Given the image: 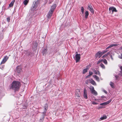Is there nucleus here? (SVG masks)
<instances>
[{"label":"nucleus","instance_id":"obj_1","mask_svg":"<svg viewBox=\"0 0 122 122\" xmlns=\"http://www.w3.org/2000/svg\"><path fill=\"white\" fill-rule=\"evenodd\" d=\"M20 83L18 81H14L10 85V89L17 90L19 89Z\"/></svg>","mask_w":122,"mask_h":122},{"label":"nucleus","instance_id":"obj_43","mask_svg":"<svg viewBox=\"0 0 122 122\" xmlns=\"http://www.w3.org/2000/svg\"><path fill=\"white\" fill-rule=\"evenodd\" d=\"M115 77H116V79H117L118 77V76L117 75H115Z\"/></svg>","mask_w":122,"mask_h":122},{"label":"nucleus","instance_id":"obj_9","mask_svg":"<svg viewBox=\"0 0 122 122\" xmlns=\"http://www.w3.org/2000/svg\"><path fill=\"white\" fill-rule=\"evenodd\" d=\"M83 96L84 98L87 99V93L85 89L84 90Z\"/></svg>","mask_w":122,"mask_h":122},{"label":"nucleus","instance_id":"obj_14","mask_svg":"<svg viewBox=\"0 0 122 122\" xmlns=\"http://www.w3.org/2000/svg\"><path fill=\"white\" fill-rule=\"evenodd\" d=\"M56 7V4H53L52 6L51 7V8L50 9V10H52L53 11V12L54 11V10L55 9Z\"/></svg>","mask_w":122,"mask_h":122},{"label":"nucleus","instance_id":"obj_32","mask_svg":"<svg viewBox=\"0 0 122 122\" xmlns=\"http://www.w3.org/2000/svg\"><path fill=\"white\" fill-rule=\"evenodd\" d=\"M102 61L105 64H107V61L106 59H104V60H103Z\"/></svg>","mask_w":122,"mask_h":122},{"label":"nucleus","instance_id":"obj_46","mask_svg":"<svg viewBox=\"0 0 122 122\" xmlns=\"http://www.w3.org/2000/svg\"><path fill=\"white\" fill-rule=\"evenodd\" d=\"M102 98H104V97H105L104 96H102Z\"/></svg>","mask_w":122,"mask_h":122},{"label":"nucleus","instance_id":"obj_2","mask_svg":"<svg viewBox=\"0 0 122 122\" xmlns=\"http://www.w3.org/2000/svg\"><path fill=\"white\" fill-rule=\"evenodd\" d=\"M44 112H43V114L42 115V118L40 119V121H41V122L42 121L44 118V116L45 115L48 109V106L47 104H45L44 106Z\"/></svg>","mask_w":122,"mask_h":122},{"label":"nucleus","instance_id":"obj_10","mask_svg":"<svg viewBox=\"0 0 122 122\" xmlns=\"http://www.w3.org/2000/svg\"><path fill=\"white\" fill-rule=\"evenodd\" d=\"M88 9L92 13H94V12L92 6L91 5H89L88 7Z\"/></svg>","mask_w":122,"mask_h":122},{"label":"nucleus","instance_id":"obj_21","mask_svg":"<svg viewBox=\"0 0 122 122\" xmlns=\"http://www.w3.org/2000/svg\"><path fill=\"white\" fill-rule=\"evenodd\" d=\"M29 1V0H25L24 1L23 3L24 5H26L28 3Z\"/></svg>","mask_w":122,"mask_h":122},{"label":"nucleus","instance_id":"obj_26","mask_svg":"<svg viewBox=\"0 0 122 122\" xmlns=\"http://www.w3.org/2000/svg\"><path fill=\"white\" fill-rule=\"evenodd\" d=\"M110 85L112 88L114 87V83L112 82H111L110 84Z\"/></svg>","mask_w":122,"mask_h":122},{"label":"nucleus","instance_id":"obj_37","mask_svg":"<svg viewBox=\"0 0 122 122\" xmlns=\"http://www.w3.org/2000/svg\"><path fill=\"white\" fill-rule=\"evenodd\" d=\"M89 82V80H87L86 81L85 83H86L87 84H88V82Z\"/></svg>","mask_w":122,"mask_h":122},{"label":"nucleus","instance_id":"obj_13","mask_svg":"<svg viewBox=\"0 0 122 122\" xmlns=\"http://www.w3.org/2000/svg\"><path fill=\"white\" fill-rule=\"evenodd\" d=\"M89 82L93 85H96L95 82L92 79H89Z\"/></svg>","mask_w":122,"mask_h":122},{"label":"nucleus","instance_id":"obj_22","mask_svg":"<svg viewBox=\"0 0 122 122\" xmlns=\"http://www.w3.org/2000/svg\"><path fill=\"white\" fill-rule=\"evenodd\" d=\"M89 15V13L88 11H86L85 13V17L86 18H87Z\"/></svg>","mask_w":122,"mask_h":122},{"label":"nucleus","instance_id":"obj_48","mask_svg":"<svg viewBox=\"0 0 122 122\" xmlns=\"http://www.w3.org/2000/svg\"><path fill=\"white\" fill-rule=\"evenodd\" d=\"M0 4H1V2H0Z\"/></svg>","mask_w":122,"mask_h":122},{"label":"nucleus","instance_id":"obj_3","mask_svg":"<svg viewBox=\"0 0 122 122\" xmlns=\"http://www.w3.org/2000/svg\"><path fill=\"white\" fill-rule=\"evenodd\" d=\"M38 1H35L33 2V4L32 5L31 10L32 11H33L35 10L37 7L38 5Z\"/></svg>","mask_w":122,"mask_h":122},{"label":"nucleus","instance_id":"obj_40","mask_svg":"<svg viewBox=\"0 0 122 122\" xmlns=\"http://www.w3.org/2000/svg\"><path fill=\"white\" fill-rule=\"evenodd\" d=\"M103 91L106 94H107V91L105 90L104 89H103Z\"/></svg>","mask_w":122,"mask_h":122},{"label":"nucleus","instance_id":"obj_30","mask_svg":"<svg viewBox=\"0 0 122 122\" xmlns=\"http://www.w3.org/2000/svg\"><path fill=\"white\" fill-rule=\"evenodd\" d=\"M81 12L82 13V14H83L84 12V8L83 7H81Z\"/></svg>","mask_w":122,"mask_h":122},{"label":"nucleus","instance_id":"obj_7","mask_svg":"<svg viewBox=\"0 0 122 122\" xmlns=\"http://www.w3.org/2000/svg\"><path fill=\"white\" fill-rule=\"evenodd\" d=\"M8 58L9 57L7 56H5L1 62L0 64H4L5 63L8 59Z\"/></svg>","mask_w":122,"mask_h":122},{"label":"nucleus","instance_id":"obj_31","mask_svg":"<svg viewBox=\"0 0 122 122\" xmlns=\"http://www.w3.org/2000/svg\"><path fill=\"white\" fill-rule=\"evenodd\" d=\"M90 89L91 92H92L94 90V88L93 87H90Z\"/></svg>","mask_w":122,"mask_h":122},{"label":"nucleus","instance_id":"obj_39","mask_svg":"<svg viewBox=\"0 0 122 122\" xmlns=\"http://www.w3.org/2000/svg\"><path fill=\"white\" fill-rule=\"evenodd\" d=\"M7 21L9 22L10 21V19L9 18H7Z\"/></svg>","mask_w":122,"mask_h":122},{"label":"nucleus","instance_id":"obj_41","mask_svg":"<svg viewBox=\"0 0 122 122\" xmlns=\"http://www.w3.org/2000/svg\"><path fill=\"white\" fill-rule=\"evenodd\" d=\"M110 57L112 60H114L113 58L112 57V55L110 56Z\"/></svg>","mask_w":122,"mask_h":122},{"label":"nucleus","instance_id":"obj_33","mask_svg":"<svg viewBox=\"0 0 122 122\" xmlns=\"http://www.w3.org/2000/svg\"><path fill=\"white\" fill-rule=\"evenodd\" d=\"M118 57L119 58L122 59V54H121L120 55H119Z\"/></svg>","mask_w":122,"mask_h":122},{"label":"nucleus","instance_id":"obj_11","mask_svg":"<svg viewBox=\"0 0 122 122\" xmlns=\"http://www.w3.org/2000/svg\"><path fill=\"white\" fill-rule=\"evenodd\" d=\"M53 10H50L49 11L47 15V17L48 19L50 18L52 15V14L53 13Z\"/></svg>","mask_w":122,"mask_h":122},{"label":"nucleus","instance_id":"obj_34","mask_svg":"<svg viewBox=\"0 0 122 122\" xmlns=\"http://www.w3.org/2000/svg\"><path fill=\"white\" fill-rule=\"evenodd\" d=\"M107 51V50H104L103 51H102V55L104 54Z\"/></svg>","mask_w":122,"mask_h":122},{"label":"nucleus","instance_id":"obj_18","mask_svg":"<svg viewBox=\"0 0 122 122\" xmlns=\"http://www.w3.org/2000/svg\"><path fill=\"white\" fill-rule=\"evenodd\" d=\"M93 77L95 78L96 80L97 81H99V79L98 77L96 75H93Z\"/></svg>","mask_w":122,"mask_h":122},{"label":"nucleus","instance_id":"obj_35","mask_svg":"<svg viewBox=\"0 0 122 122\" xmlns=\"http://www.w3.org/2000/svg\"><path fill=\"white\" fill-rule=\"evenodd\" d=\"M92 104L93 105H96L98 104V103H96L94 101L92 102Z\"/></svg>","mask_w":122,"mask_h":122},{"label":"nucleus","instance_id":"obj_44","mask_svg":"<svg viewBox=\"0 0 122 122\" xmlns=\"http://www.w3.org/2000/svg\"><path fill=\"white\" fill-rule=\"evenodd\" d=\"M44 52H46L47 51V49H44Z\"/></svg>","mask_w":122,"mask_h":122},{"label":"nucleus","instance_id":"obj_19","mask_svg":"<svg viewBox=\"0 0 122 122\" xmlns=\"http://www.w3.org/2000/svg\"><path fill=\"white\" fill-rule=\"evenodd\" d=\"M4 35L3 33L0 34V41H1L4 38Z\"/></svg>","mask_w":122,"mask_h":122},{"label":"nucleus","instance_id":"obj_27","mask_svg":"<svg viewBox=\"0 0 122 122\" xmlns=\"http://www.w3.org/2000/svg\"><path fill=\"white\" fill-rule=\"evenodd\" d=\"M107 105L106 102H104L100 104V105L101 106H105Z\"/></svg>","mask_w":122,"mask_h":122},{"label":"nucleus","instance_id":"obj_8","mask_svg":"<svg viewBox=\"0 0 122 122\" xmlns=\"http://www.w3.org/2000/svg\"><path fill=\"white\" fill-rule=\"evenodd\" d=\"M102 53L101 51H98L96 54L95 56L96 57H98L99 58H100L102 55Z\"/></svg>","mask_w":122,"mask_h":122},{"label":"nucleus","instance_id":"obj_25","mask_svg":"<svg viewBox=\"0 0 122 122\" xmlns=\"http://www.w3.org/2000/svg\"><path fill=\"white\" fill-rule=\"evenodd\" d=\"M107 118V116L105 115H104L102 117H101L100 119L102 120L103 119H106Z\"/></svg>","mask_w":122,"mask_h":122},{"label":"nucleus","instance_id":"obj_24","mask_svg":"<svg viewBox=\"0 0 122 122\" xmlns=\"http://www.w3.org/2000/svg\"><path fill=\"white\" fill-rule=\"evenodd\" d=\"M92 94L95 95H97V92L95 90L92 92Z\"/></svg>","mask_w":122,"mask_h":122},{"label":"nucleus","instance_id":"obj_23","mask_svg":"<svg viewBox=\"0 0 122 122\" xmlns=\"http://www.w3.org/2000/svg\"><path fill=\"white\" fill-rule=\"evenodd\" d=\"M110 54V52H108L107 54H105L102 57V58H103L106 57L109 54Z\"/></svg>","mask_w":122,"mask_h":122},{"label":"nucleus","instance_id":"obj_12","mask_svg":"<svg viewBox=\"0 0 122 122\" xmlns=\"http://www.w3.org/2000/svg\"><path fill=\"white\" fill-rule=\"evenodd\" d=\"M22 71L21 69L20 66H18L17 67V73H20Z\"/></svg>","mask_w":122,"mask_h":122},{"label":"nucleus","instance_id":"obj_29","mask_svg":"<svg viewBox=\"0 0 122 122\" xmlns=\"http://www.w3.org/2000/svg\"><path fill=\"white\" fill-rule=\"evenodd\" d=\"M100 66L103 69H105V66L102 63H101L100 64Z\"/></svg>","mask_w":122,"mask_h":122},{"label":"nucleus","instance_id":"obj_47","mask_svg":"<svg viewBox=\"0 0 122 122\" xmlns=\"http://www.w3.org/2000/svg\"><path fill=\"white\" fill-rule=\"evenodd\" d=\"M95 100H96H96H97V99H95Z\"/></svg>","mask_w":122,"mask_h":122},{"label":"nucleus","instance_id":"obj_4","mask_svg":"<svg viewBox=\"0 0 122 122\" xmlns=\"http://www.w3.org/2000/svg\"><path fill=\"white\" fill-rule=\"evenodd\" d=\"M76 98H78L80 97L81 95L80 90L79 89H77L76 91Z\"/></svg>","mask_w":122,"mask_h":122},{"label":"nucleus","instance_id":"obj_5","mask_svg":"<svg viewBox=\"0 0 122 122\" xmlns=\"http://www.w3.org/2000/svg\"><path fill=\"white\" fill-rule=\"evenodd\" d=\"M109 13H111V11H112V14L114 12H117V11L116 8L114 7H110L109 8Z\"/></svg>","mask_w":122,"mask_h":122},{"label":"nucleus","instance_id":"obj_16","mask_svg":"<svg viewBox=\"0 0 122 122\" xmlns=\"http://www.w3.org/2000/svg\"><path fill=\"white\" fill-rule=\"evenodd\" d=\"M92 71H93L94 73L96 74H98L99 76H100V72L99 71H96L95 69H93Z\"/></svg>","mask_w":122,"mask_h":122},{"label":"nucleus","instance_id":"obj_38","mask_svg":"<svg viewBox=\"0 0 122 122\" xmlns=\"http://www.w3.org/2000/svg\"><path fill=\"white\" fill-rule=\"evenodd\" d=\"M89 73V75L90 76H91L93 74V73L92 72H91L90 71Z\"/></svg>","mask_w":122,"mask_h":122},{"label":"nucleus","instance_id":"obj_45","mask_svg":"<svg viewBox=\"0 0 122 122\" xmlns=\"http://www.w3.org/2000/svg\"><path fill=\"white\" fill-rule=\"evenodd\" d=\"M35 44V47H36V46H37V43H36Z\"/></svg>","mask_w":122,"mask_h":122},{"label":"nucleus","instance_id":"obj_6","mask_svg":"<svg viewBox=\"0 0 122 122\" xmlns=\"http://www.w3.org/2000/svg\"><path fill=\"white\" fill-rule=\"evenodd\" d=\"M76 63L79 61L80 59V54H77L76 55Z\"/></svg>","mask_w":122,"mask_h":122},{"label":"nucleus","instance_id":"obj_17","mask_svg":"<svg viewBox=\"0 0 122 122\" xmlns=\"http://www.w3.org/2000/svg\"><path fill=\"white\" fill-rule=\"evenodd\" d=\"M15 1V0H12L11 3L9 5V6L10 7L12 6Z\"/></svg>","mask_w":122,"mask_h":122},{"label":"nucleus","instance_id":"obj_20","mask_svg":"<svg viewBox=\"0 0 122 122\" xmlns=\"http://www.w3.org/2000/svg\"><path fill=\"white\" fill-rule=\"evenodd\" d=\"M88 69V68H86L84 69L83 71V74H84L86 72H87V71Z\"/></svg>","mask_w":122,"mask_h":122},{"label":"nucleus","instance_id":"obj_42","mask_svg":"<svg viewBox=\"0 0 122 122\" xmlns=\"http://www.w3.org/2000/svg\"><path fill=\"white\" fill-rule=\"evenodd\" d=\"M90 75H87V76L86 77V78H88L89 77H90Z\"/></svg>","mask_w":122,"mask_h":122},{"label":"nucleus","instance_id":"obj_36","mask_svg":"<svg viewBox=\"0 0 122 122\" xmlns=\"http://www.w3.org/2000/svg\"><path fill=\"white\" fill-rule=\"evenodd\" d=\"M111 101H112V100L110 99V100H109L108 101L106 102V103H107V104H108L110 102H111Z\"/></svg>","mask_w":122,"mask_h":122},{"label":"nucleus","instance_id":"obj_28","mask_svg":"<svg viewBox=\"0 0 122 122\" xmlns=\"http://www.w3.org/2000/svg\"><path fill=\"white\" fill-rule=\"evenodd\" d=\"M103 60V59H99L98 62H97V64H98L102 62V61Z\"/></svg>","mask_w":122,"mask_h":122},{"label":"nucleus","instance_id":"obj_15","mask_svg":"<svg viewBox=\"0 0 122 122\" xmlns=\"http://www.w3.org/2000/svg\"><path fill=\"white\" fill-rule=\"evenodd\" d=\"M118 45L117 44H113L110 45L109 46H108L106 48V49H107L108 48H110L111 47H112L114 46H117Z\"/></svg>","mask_w":122,"mask_h":122}]
</instances>
